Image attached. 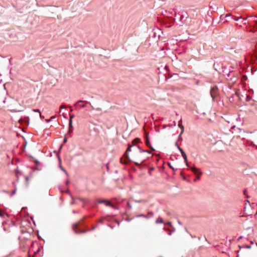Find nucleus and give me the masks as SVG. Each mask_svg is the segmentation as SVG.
I'll return each instance as SVG.
<instances>
[{
    "label": "nucleus",
    "instance_id": "15",
    "mask_svg": "<svg viewBox=\"0 0 257 257\" xmlns=\"http://www.w3.org/2000/svg\"><path fill=\"white\" fill-rule=\"evenodd\" d=\"M131 147H132V146L129 145L128 147L126 149V152L125 153V154H124V156H125L126 158L128 157L127 154L131 151Z\"/></svg>",
    "mask_w": 257,
    "mask_h": 257
},
{
    "label": "nucleus",
    "instance_id": "1",
    "mask_svg": "<svg viewBox=\"0 0 257 257\" xmlns=\"http://www.w3.org/2000/svg\"><path fill=\"white\" fill-rule=\"evenodd\" d=\"M188 14L186 12H183L181 13H179L178 14H176L175 15V20H178L181 23L179 25H182L184 24H185L186 19L188 18Z\"/></svg>",
    "mask_w": 257,
    "mask_h": 257
},
{
    "label": "nucleus",
    "instance_id": "7",
    "mask_svg": "<svg viewBox=\"0 0 257 257\" xmlns=\"http://www.w3.org/2000/svg\"><path fill=\"white\" fill-rule=\"evenodd\" d=\"M178 149L181 152L182 156L183 159H184L185 162L186 163V165L187 166H188V160H187V157L186 154H185L184 151L179 147H178Z\"/></svg>",
    "mask_w": 257,
    "mask_h": 257
},
{
    "label": "nucleus",
    "instance_id": "5",
    "mask_svg": "<svg viewBox=\"0 0 257 257\" xmlns=\"http://www.w3.org/2000/svg\"><path fill=\"white\" fill-rule=\"evenodd\" d=\"M71 199L72 200L70 202V204L71 205L78 203V201L83 202L84 204L88 202V200L87 199L81 198L79 197L76 198L72 197Z\"/></svg>",
    "mask_w": 257,
    "mask_h": 257
},
{
    "label": "nucleus",
    "instance_id": "33",
    "mask_svg": "<svg viewBox=\"0 0 257 257\" xmlns=\"http://www.w3.org/2000/svg\"><path fill=\"white\" fill-rule=\"evenodd\" d=\"M230 71H229V72L228 74H227L228 77H229V73H230Z\"/></svg>",
    "mask_w": 257,
    "mask_h": 257
},
{
    "label": "nucleus",
    "instance_id": "21",
    "mask_svg": "<svg viewBox=\"0 0 257 257\" xmlns=\"http://www.w3.org/2000/svg\"><path fill=\"white\" fill-rule=\"evenodd\" d=\"M195 83L197 85H199L200 84H203L204 83V82H202V81L201 80H195Z\"/></svg>",
    "mask_w": 257,
    "mask_h": 257
},
{
    "label": "nucleus",
    "instance_id": "18",
    "mask_svg": "<svg viewBox=\"0 0 257 257\" xmlns=\"http://www.w3.org/2000/svg\"><path fill=\"white\" fill-rule=\"evenodd\" d=\"M156 223H163V220L162 219V218L161 217H159L156 221Z\"/></svg>",
    "mask_w": 257,
    "mask_h": 257
},
{
    "label": "nucleus",
    "instance_id": "23",
    "mask_svg": "<svg viewBox=\"0 0 257 257\" xmlns=\"http://www.w3.org/2000/svg\"><path fill=\"white\" fill-rule=\"evenodd\" d=\"M145 216H146L145 215H143V214H140V215H139L137 216V217H145Z\"/></svg>",
    "mask_w": 257,
    "mask_h": 257
},
{
    "label": "nucleus",
    "instance_id": "25",
    "mask_svg": "<svg viewBox=\"0 0 257 257\" xmlns=\"http://www.w3.org/2000/svg\"><path fill=\"white\" fill-rule=\"evenodd\" d=\"M34 111H36V112H40V110L39 109H34Z\"/></svg>",
    "mask_w": 257,
    "mask_h": 257
},
{
    "label": "nucleus",
    "instance_id": "31",
    "mask_svg": "<svg viewBox=\"0 0 257 257\" xmlns=\"http://www.w3.org/2000/svg\"><path fill=\"white\" fill-rule=\"evenodd\" d=\"M64 108V107L63 105H61V106H60V108L62 109V108Z\"/></svg>",
    "mask_w": 257,
    "mask_h": 257
},
{
    "label": "nucleus",
    "instance_id": "29",
    "mask_svg": "<svg viewBox=\"0 0 257 257\" xmlns=\"http://www.w3.org/2000/svg\"><path fill=\"white\" fill-rule=\"evenodd\" d=\"M210 9H214V8H213V7L212 6H210Z\"/></svg>",
    "mask_w": 257,
    "mask_h": 257
},
{
    "label": "nucleus",
    "instance_id": "2",
    "mask_svg": "<svg viewBox=\"0 0 257 257\" xmlns=\"http://www.w3.org/2000/svg\"><path fill=\"white\" fill-rule=\"evenodd\" d=\"M175 21V19L172 17H165L162 21V23L166 28H170L174 24Z\"/></svg>",
    "mask_w": 257,
    "mask_h": 257
},
{
    "label": "nucleus",
    "instance_id": "17",
    "mask_svg": "<svg viewBox=\"0 0 257 257\" xmlns=\"http://www.w3.org/2000/svg\"><path fill=\"white\" fill-rule=\"evenodd\" d=\"M230 16H229V15H221L220 17V19L221 20H223L226 18H230Z\"/></svg>",
    "mask_w": 257,
    "mask_h": 257
},
{
    "label": "nucleus",
    "instance_id": "22",
    "mask_svg": "<svg viewBox=\"0 0 257 257\" xmlns=\"http://www.w3.org/2000/svg\"><path fill=\"white\" fill-rule=\"evenodd\" d=\"M200 179V176H197V177H196V178L194 180V181H196L197 180H199Z\"/></svg>",
    "mask_w": 257,
    "mask_h": 257
},
{
    "label": "nucleus",
    "instance_id": "6",
    "mask_svg": "<svg viewBox=\"0 0 257 257\" xmlns=\"http://www.w3.org/2000/svg\"><path fill=\"white\" fill-rule=\"evenodd\" d=\"M217 90L218 88L216 86L211 87L210 90V96H218L216 94Z\"/></svg>",
    "mask_w": 257,
    "mask_h": 257
},
{
    "label": "nucleus",
    "instance_id": "30",
    "mask_svg": "<svg viewBox=\"0 0 257 257\" xmlns=\"http://www.w3.org/2000/svg\"><path fill=\"white\" fill-rule=\"evenodd\" d=\"M167 224L170 225H171V222H168L167 223Z\"/></svg>",
    "mask_w": 257,
    "mask_h": 257
},
{
    "label": "nucleus",
    "instance_id": "16",
    "mask_svg": "<svg viewBox=\"0 0 257 257\" xmlns=\"http://www.w3.org/2000/svg\"><path fill=\"white\" fill-rule=\"evenodd\" d=\"M145 218H149L150 217H152L154 216V213L153 212H148V214L146 215Z\"/></svg>",
    "mask_w": 257,
    "mask_h": 257
},
{
    "label": "nucleus",
    "instance_id": "11",
    "mask_svg": "<svg viewBox=\"0 0 257 257\" xmlns=\"http://www.w3.org/2000/svg\"><path fill=\"white\" fill-rule=\"evenodd\" d=\"M78 225H79V222L77 223H76L75 224H74L73 226V229L74 230V231L78 234V233H81L82 232V231H81L79 229H78Z\"/></svg>",
    "mask_w": 257,
    "mask_h": 257
},
{
    "label": "nucleus",
    "instance_id": "24",
    "mask_svg": "<svg viewBox=\"0 0 257 257\" xmlns=\"http://www.w3.org/2000/svg\"><path fill=\"white\" fill-rule=\"evenodd\" d=\"M4 215V213L2 212L1 210H0V216H3Z\"/></svg>",
    "mask_w": 257,
    "mask_h": 257
},
{
    "label": "nucleus",
    "instance_id": "9",
    "mask_svg": "<svg viewBox=\"0 0 257 257\" xmlns=\"http://www.w3.org/2000/svg\"><path fill=\"white\" fill-rule=\"evenodd\" d=\"M87 104L86 102H84L83 101H78L76 104L75 105L77 107H84L86 106Z\"/></svg>",
    "mask_w": 257,
    "mask_h": 257
},
{
    "label": "nucleus",
    "instance_id": "13",
    "mask_svg": "<svg viewBox=\"0 0 257 257\" xmlns=\"http://www.w3.org/2000/svg\"><path fill=\"white\" fill-rule=\"evenodd\" d=\"M145 144L146 145L149 147L153 151H154V149L151 146V144H150V141L149 140V138L148 137H147V139H146V142H145Z\"/></svg>",
    "mask_w": 257,
    "mask_h": 257
},
{
    "label": "nucleus",
    "instance_id": "14",
    "mask_svg": "<svg viewBox=\"0 0 257 257\" xmlns=\"http://www.w3.org/2000/svg\"><path fill=\"white\" fill-rule=\"evenodd\" d=\"M178 126L181 130V132L180 133V135H181L182 134H183V133L184 132V126L182 125L181 120L179 122Z\"/></svg>",
    "mask_w": 257,
    "mask_h": 257
},
{
    "label": "nucleus",
    "instance_id": "10",
    "mask_svg": "<svg viewBox=\"0 0 257 257\" xmlns=\"http://www.w3.org/2000/svg\"><path fill=\"white\" fill-rule=\"evenodd\" d=\"M191 171L197 176H200L202 174V172H201L198 168L195 167H192L191 168Z\"/></svg>",
    "mask_w": 257,
    "mask_h": 257
},
{
    "label": "nucleus",
    "instance_id": "20",
    "mask_svg": "<svg viewBox=\"0 0 257 257\" xmlns=\"http://www.w3.org/2000/svg\"><path fill=\"white\" fill-rule=\"evenodd\" d=\"M140 142V139L138 138H136L135 140H133L132 142V144L133 145H135V144L138 143Z\"/></svg>",
    "mask_w": 257,
    "mask_h": 257
},
{
    "label": "nucleus",
    "instance_id": "27",
    "mask_svg": "<svg viewBox=\"0 0 257 257\" xmlns=\"http://www.w3.org/2000/svg\"><path fill=\"white\" fill-rule=\"evenodd\" d=\"M67 139L66 138H64V143H65L67 142Z\"/></svg>",
    "mask_w": 257,
    "mask_h": 257
},
{
    "label": "nucleus",
    "instance_id": "12",
    "mask_svg": "<svg viewBox=\"0 0 257 257\" xmlns=\"http://www.w3.org/2000/svg\"><path fill=\"white\" fill-rule=\"evenodd\" d=\"M230 18H231V19H232L233 20H234L235 21H238L240 19H242V20H243V21L246 20V18H243L242 17H238V16H230Z\"/></svg>",
    "mask_w": 257,
    "mask_h": 257
},
{
    "label": "nucleus",
    "instance_id": "4",
    "mask_svg": "<svg viewBox=\"0 0 257 257\" xmlns=\"http://www.w3.org/2000/svg\"><path fill=\"white\" fill-rule=\"evenodd\" d=\"M152 33V34H150V37H152L153 38H158L159 39L161 37L160 33H162V32L160 29L157 28L156 29H153Z\"/></svg>",
    "mask_w": 257,
    "mask_h": 257
},
{
    "label": "nucleus",
    "instance_id": "28",
    "mask_svg": "<svg viewBox=\"0 0 257 257\" xmlns=\"http://www.w3.org/2000/svg\"><path fill=\"white\" fill-rule=\"evenodd\" d=\"M250 98L251 97H246V100L249 101V100H250Z\"/></svg>",
    "mask_w": 257,
    "mask_h": 257
},
{
    "label": "nucleus",
    "instance_id": "8",
    "mask_svg": "<svg viewBox=\"0 0 257 257\" xmlns=\"http://www.w3.org/2000/svg\"><path fill=\"white\" fill-rule=\"evenodd\" d=\"M99 203H104L106 204V205L107 206H111L112 208H115V207L114 205H112L110 201H108V200H100L99 201Z\"/></svg>",
    "mask_w": 257,
    "mask_h": 257
},
{
    "label": "nucleus",
    "instance_id": "34",
    "mask_svg": "<svg viewBox=\"0 0 257 257\" xmlns=\"http://www.w3.org/2000/svg\"><path fill=\"white\" fill-rule=\"evenodd\" d=\"M246 96L248 97V96H249L248 95H247V94H246Z\"/></svg>",
    "mask_w": 257,
    "mask_h": 257
},
{
    "label": "nucleus",
    "instance_id": "19",
    "mask_svg": "<svg viewBox=\"0 0 257 257\" xmlns=\"http://www.w3.org/2000/svg\"><path fill=\"white\" fill-rule=\"evenodd\" d=\"M69 132L71 133L72 132V130H71V128L72 127V120H69Z\"/></svg>",
    "mask_w": 257,
    "mask_h": 257
},
{
    "label": "nucleus",
    "instance_id": "3",
    "mask_svg": "<svg viewBox=\"0 0 257 257\" xmlns=\"http://www.w3.org/2000/svg\"><path fill=\"white\" fill-rule=\"evenodd\" d=\"M138 148L139 150L140 153L137 155L136 158L137 159H138V160L140 161V162H135V164L137 166H139L145 160L144 158L142 157V155L141 153H144V152H147L148 153L150 154L151 152L150 151H145V150H142L139 146L138 147Z\"/></svg>",
    "mask_w": 257,
    "mask_h": 257
},
{
    "label": "nucleus",
    "instance_id": "26",
    "mask_svg": "<svg viewBox=\"0 0 257 257\" xmlns=\"http://www.w3.org/2000/svg\"><path fill=\"white\" fill-rule=\"evenodd\" d=\"M73 117H74V116H73V115H71V116H70V119H69V120H72V118H73Z\"/></svg>",
    "mask_w": 257,
    "mask_h": 257
},
{
    "label": "nucleus",
    "instance_id": "32",
    "mask_svg": "<svg viewBox=\"0 0 257 257\" xmlns=\"http://www.w3.org/2000/svg\"><path fill=\"white\" fill-rule=\"evenodd\" d=\"M168 165L169 166V167H170L171 168H172V166H171L170 164H168Z\"/></svg>",
    "mask_w": 257,
    "mask_h": 257
}]
</instances>
